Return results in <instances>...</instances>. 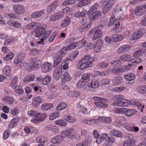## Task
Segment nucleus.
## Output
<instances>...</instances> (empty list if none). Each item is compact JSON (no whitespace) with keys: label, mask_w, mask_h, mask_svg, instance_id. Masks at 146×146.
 I'll return each mask as SVG.
<instances>
[{"label":"nucleus","mask_w":146,"mask_h":146,"mask_svg":"<svg viewBox=\"0 0 146 146\" xmlns=\"http://www.w3.org/2000/svg\"><path fill=\"white\" fill-rule=\"evenodd\" d=\"M29 115L31 116H34L33 118L31 120L32 122L35 123H38L43 121L46 116L45 113L40 114L35 111L30 110L28 112Z\"/></svg>","instance_id":"nucleus-1"},{"label":"nucleus","mask_w":146,"mask_h":146,"mask_svg":"<svg viewBox=\"0 0 146 146\" xmlns=\"http://www.w3.org/2000/svg\"><path fill=\"white\" fill-rule=\"evenodd\" d=\"M103 28L102 25H100L97 27L94 28L90 32L89 34L92 35L94 34L92 37V39L95 40L102 35V32L101 30Z\"/></svg>","instance_id":"nucleus-2"},{"label":"nucleus","mask_w":146,"mask_h":146,"mask_svg":"<svg viewBox=\"0 0 146 146\" xmlns=\"http://www.w3.org/2000/svg\"><path fill=\"white\" fill-rule=\"evenodd\" d=\"M25 56V54L22 52L17 54L14 60V63L16 66L21 68L24 65L23 60Z\"/></svg>","instance_id":"nucleus-3"},{"label":"nucleus","mask_w":146,"mask_h":146,"mask_svg":"<svg viewBox=\"0 0 146 146\" xmlns=\"http://www.w3.org/2000/svg\"><path fill=\"white\" fill-rule=\"evenodd\" d=\"M115 24V26L116 27L114 28V29L111 30L112 32H115V33H118L120 31V30H119V29H121V27H119V23L118 21V20L115 21V19L113 17V16L111 18L110 21L109 23L108 26H111Z\"/></svg>","instance_id":"nucleus-4"},{"label":"nucleus","mask_w":146,"mask_h":146,"mask_svg":"<svg viewBox=\"0 0 146 146\" xmlns=\"http://www.w3.org/2000/svg\"><path fill=\"white\" fill-rule=\"evenodd\" d=\"M40 27L38 28L36 30V36L37 37H40L44 35V37L46 36L47 32L48 31L50 32V34L51 33V31L48 30L46 31L45 29V27H46V25L44 26Z\"/></svg>","instance_id":"nucleus-5"},{"label":"nucleus","mask_w":146,"mask_h":146,"mask_svg":"<svg viewBox=\"0 0 146 146\" xmlns=\"http://www.w3.org/2000/svg\"><path fill=\"white\" fill-rule=\"evenodd\" d=\"M137 101L132 100L131 101L127 100H124L121 102H116L114 104H117V106H123V107L128 106L131 105H135L136 104Z\"/></svg>","instance_id":"nucleus-6"},{"label":"nucleus","mask_w":146,"mask_h":146,"mask_svg":"<svg viewBox=\"0 0 146 146\" xmlns=\"http://www.w3.org/2000/svg\"><path fill=\"white\" fill-rule=\"evenodd\" d=\"M77 46V44L76 42H74L71 44L66 47H63L62 50H59V53H62L61 54L62 56H64L66 51L69 50L74 48Z\"/></svg>","instance_id":"nucleus-7"},{"label":"nucleus","mask_w":146,"mask_h":146,"mask_svg":"<svg viewBox=\"0 0 146 146\" xmlns=\"http://www.w3.org/2000/svg\"><path fill=\"white\" fill-rule=\"evenodd\" d=\"M114 3V1L111 0L107 2L103 8L102 13L104 14L107 13L111 8Z\"/></svg>","instance_id":"nucleus-8"},{"label":"nucleus","mask_w":146,"mask_h":146,"mask_svg":"<svg viewBox=\"0 0 146 146\" xmlns=\"http://www.w3.org/2000/svg\"><path fill=\"white\" fill-rule=\"evenodd\" d=\"M62 74V67H57L54 70L53 73V78L56 80H58Z\"/></svg>","instance_id":"nucleus-9"},{"label":"nucleus","mask_w":146,"mask_h":146,"mask_svg":"<svg viewBox=\"0 0 146 146\" xmlns=\"http://www.w3.org/2000/svg\"><path fill=\"white\" fill-rule=\"evenodd\" d=\"M58 5V1H55L51 3L47 8V11L48 13L53 11Z\"/></svg>","instance_id":"nucleus-10"},{"label":"nucleus","mask_w":146,"mask_h":146,"mask_svg":"<svg viewBox=\"0 0 146 146\" xmlns=\"http://www.w3.org/2000/svg\"><path fill=\"white\" fill-rule=\"evenodd\" d=\"M64 13L62 12H59L52 16L50 19V21H55L59 20L63 17Z\"/></svg>","instance_id":"nucleus-11"},{"label":"nucleus","mask_w":146,"mask_h":146,"mask_svg":"<svg viewBox=\"0 0 146 146\" xmlns=\"http://www.w3.org/2000/svg\"><path fill=\"white\" fill-rule=\"evenodd\" d=\"M13 8L15 12L18 14H23L25 10L23 7L20 4H15L13 5Z\"/></svg>","instance_id":"nucleus-12"},{"label":"nucleus","mask_w":146,"mask_h":146,"mask_svg":"<svg viewBox=\"0 0 146 146\" xmlns=\"http://www.w3.org/2000/svg\"><path fill=\"white\" fill-rule=\"evenodd\" d=\"M42 102V98L39 96H36L33 99L32 104L35 108L38 107Z\"/></svg>","instance_id":"nucleus-13"},{"label":"nucleus","mask_w":146,"mask_h":146,"mask_svg":"<svg viewBox=\"0 0 146 146\" xmlns=\"http://www.w3.org/2000/svg\"><path fill=\"white\" fill-rule=\"evenodd\" d=\"M145 33V30L143 29H139L136 32H135L133 35V38L134 40L139 39Z\"/></svg>","instance_id":"nucleus-14"},{"label":"nucleus","mask_w":146,"mask_h":146,"mask_svg":"<svg viewBox=\"0 0 146 146\" xmlns=\"http://www.w3.org/2000/svg\"><path fill=\"white\" fill-rule=\"evenodd\" d=\"M51 69V64L48 62L44 63L41 67V70L42 72L44 73L48 72Z\"/></svg>","instance_id":"nucleus-15"},{"label":"nucleus","mask_w":146,"mask_h":146,"mask_svg":"<svg viewBox=\"0 0 146 146\" xmlns=\"http://www.w3.org/2000/svg\"><path fill=\"white\" fill-rule=\"evenodd\" d=\"M94 58H90V56L89 55H86L84 57L83 59H82L80 60V62H83L87 64H90L89 63L91 62L92 66V62L94 61Z\"/></svg>","instance_id":"nucleus-16"},{"label":"nucleus","mask_w":146,"mask_h":146,"mask_svg":"<svg viewBox=\"0 0 146 146\" xmlns=\"http://www.w3.org/2000/svg\"><path fill=\"white\" fill-rule=\"evenodd\" d=\"M145 13H146L145 12V9L143 8V6L142 7H136L135 9V14L136 15H142Z\"/></svg>","instance_id":"nucleus-17"},{"label":"nucleus","mask_w":146,"mask_h":146,"mask_svg":"<svg viewBox=\"0 0 146 146\" xmlns=\"http://www.w3.org/2000/svg\"><path fill=\"white\" fill-rule=\"evenodd\" d=\"M102 44V42L101 40H98L96 43L94 45V50L96 52H99L101 48V46Z\"/></svg>","instance_id":"nucleus-18"},{"label":"nucleus","mask_w":146,"mask_h":146,"mask_svg":"<svg viewBox=\"0 0 146 146\" xmlns=\"http://www.w3.org/2000/svg\"><path fill=\"white\" fill-rule=\"evenodd\" d=\"M132 64H129L128 65L122 66L117 69L119 72H123L129 70L131 68Z\"/></svg>","instance_id":"nucleus-19"},{"label":"nucleus","mask_w":146,"mask_h":146,"mask_svg":"<svg viewBox=\"0 0 146 146\" xmlns=\"http://www.w3.org/2000/svg\"><path fill=\"white\" fill-rule=\"evenodd\" d=\"M61 78L62 82H66L71 79V78L68 72L65 71L64 72Z\"/></svg>","instance_id":"nucleus-20"},{"label":"nucleus","mask_w":146,"mask_h":146,"mask_svg":"<svg viewBox=\"0 0 146 146\" xmlns=\"http://www.w3.org/2000/svg\"><path fill=\"white\" fill-rule=\"evenodd\" d=\"M130 49L129 45H123L121 46L117 50V51L118 53L120 54L121 53H125L128 51Z\"/></svg>","instance_id":"nucleus-21"},{"label":"nucleus","mask_w":146,"mask_h":146,"mask_svg":"<svg viewBox=\"0 0 146 146\" xmlns=\"http://www.w3.org/2000/svg\"><path fill=\"white\" fill-rule=\"evenodd\" d=\"M59 50L58 51L56 54V56H57V58L55 60L54 62L53 67H56L62 60V57L63 56H62L61 54L62 53H59Z\"/></svg>","instance_id":"nucleus-22"},{"label":"nucleus","mask_w":146,"mask_h":146,"mask_svg":"<svg viewBox=\"0 0 146 146\" xmlns=\"http://www.w3.org/2000/svg\"><path fill=\"white\" fill-rule=\"evenodd\" d=\"M32 62L33 63L31 66V69L32 70L34 69L38 70L41 65V61L40 60H37L35 61L33 60Z\"/></svg>","instance_id":"nucleus-23"},{"label":"nucleus","mask_w":146,"mask_h":146,"mask_svg":"<svg viewBox=\"0 0 146 146\" xmlns=\"http://www.w3.org/2000/svg\"><path fill=\"white\" fill-rule=\"evenodd\" d=\"M101 14V12L99 11H96L94 12H92L91 15L89 17L90 20L93 21L95 19L98 18Z\"/></svg>","instance_id":"nucleus-24"},{"label":"nucleus","mask_w":146,"mask_h":146,"mask_svg":"<svg viewBox=\"0 0 146 146\" xmlns=\"http://www.w3.org/2000/svg\"><path fill=\"white\" fill-rule=\"evenodd\" d=\"M123 38V36L121 35L114 34L111 36L112 41L117 42L120 41Z\"/></svg>","instance_id":"nucleus-25"},{"label":"nucleus","mask_w":146,"mask_h":146,"mask_svg":"<svg viewBox=\"0 0 146 146\" xmlns=\"http://www.w3.org/2000/svg\"><path fill=\"white\" fill-rule=\"evenodd\" d=\"M98 119L99 121L105 123H109L111 121V118L110 117H99Z\"/></svg>","instance_id":"nucleus-26"},{"label":"nucleus","mask_w":146,"mask_h":146,"mask_svg":"<svg viewBox=\"0 0 146 146\" xmlns=\"http://www.w3.org/2000/svg\"><path fill=\"white\" fill-rule=\"evenodd\" d=\"M44 13V10L38 11L33 13L31 15V17L34 19L39 18L42 16Z\"/></svg>","instance_id":"nucleus-27"},{"label":"nucleus","mask_w":146,"mask_h":146,"mask_svg":"<svg viewBox=\"0 0 146 146\" xmlns=\"http://www.w3.org/2000/svg\"><path fill=\"white\" fill-rule=\"evenodd\" d=\"M87 14V11L84 9L81 11H78L76 12L74 16L76 17H84Z\"/></svg>","instance_id":"nucleus-28"},{"label":"nucleus","mask_w":146,"mask_h":146,"mask_svg":"<svg viewBox=\"0 0 146 146\" xmlns=\"http://www.w3.org/2000/svg\"><path fill=\"white\" fill-rule=\"evenodd\" d=\"M90 64H87L85 62L84 63L83 62H80L79 61V64H80V65L77 66V68H79L80 70H82L86 68H88L92 66L91 62L89 63Z\"/></svg>","instance_id":"nucleus-29"},{"label":"nucleus","mask_w":146,"mask_h":146,"mask_svg":"<svg viewBox=\"0 0 146 146\" xmlns=\"http://www.w3.org/2000/svg\"><path fill=\"white\" fill-rule=\"evenodd\" d=\"M90 64H87L85 62L84 63L83 62H80L79 61V64H80V65L77 66V68H79L80 70H82L86 68H88L92 66L91 62L89 63Z\"/></svg>","instance_id":"nucleus-30"},{"label":"nucleus","mask_w":146,"mask_h":146,"mask_svg":"<svg viewBox=\"0 0 146 146\" xmlns=\"http://www.w3.org/2000/svg\"><path fill=\"white\" fill-rule=\"evenodd\" d=\"M54 107L53 104L51 103H44L41 106V109L43 111H46Z\"/></svg>","instance_id":"nucleus-31"},{"label":"nucleus","mask_w":146,"mask_h":146,"mask_svg":"<svg viewBox=\"0 0 146 146\" xmlns=\"http://www.w3.org/2000/svg\"><path fill=\"white\" fill-rule=\"evenodd\" d=\"M99 85L98 81L95 80H92L90 83L88 84V86L89 87H91L93 88H97Z\"/></svg>","instance_id":"nucleus-32"},{"label":"nucleus","mask_w":146,"mask_h":146,"mask_svg":"<svg viewBox=\"0 0 146 146\" xmlns=\"http://www.w3.org/2000/svg\"><path fill=\"white\" fill-rule=\"evenodd\" d=\"M19 119L18 117L14 118L10 121L9 125V128H13L15 127L18 124Z\"/></svg>","instance_id":"nucleus-33"},{"label":"nucleus","mask_w":146,"mask_h":146,"mask_svg":"<svg viewBox=\"0 0 146 146\" xmlns=\"http://www.w3.org/2000/svg\"><path fill=\"white\" fill-rule=\"evenodd\" d=\"M67 107V105L64 102H62L59 104L56 107V110L60 111L66 109Z\"/></svg>","instance_id":"nucleus-34"},{"label":"nucleus","mask_w":146,"mask_h":146,"mask_svg":"<svg viewBox=\"0 0 146 146\" xmlns=\"http://www.w3.org/2000/svg\"><path fill=\"white\" fill-rule=\"evenodd\" d=\"M78 1L79 2L77 5L78 7H81L87 5L91 2V0H78Z\"/></svg>","instance_id":"nucleus-35"},{"label":"nucleus","mask_w":146,"mask_h":146,"mask_svg":"<svg viewBox=\"0 0 146 146\" xmlns=\"http://www.w3.org/2000/svg\"><path fill=\"white\" fill-rule=\"evenodd\" d=\"M136 90L139 93L144 94L146 93V86H140L137 87Z\"/></svg>","instance_id":"nucleus-36"},{"label":"nucleus","mask_w":146,"mask_h":146,"mask_svg":"<svg viewBox=\"0 0 146 146\" xmlns=\"http://www.w3.org/2000/svg\"><path fill=\"white\" fill-rule=\"evenodd\" d=\"M136 113V111L134 109L127 110L125 112V115L127 117H130Z\"/></svg>","instance_id":"nucleus-37"},{"label":"nucleus","mask_w":146,"mask_h":146,"mask_svg":"<svg viewBox=\"0 0 146 146\" xmlns=\"http://www.w3.org/2000/svg\"><path fill=\"white\" fill-rule=\"evenodd\" d=\"M70 20L69 17H66L62 21L61 26L62 27H65L69 24Z\"/></svg>","instance_id":"nucleus-38"},{"label":"nucleus","mask_w":146,"mask_h":146,"mask_svg":"<svg viewBox=\"0 0 146 146\" xmlns=\"http://www.w3.org/2000/svg\"><path fill=\"white\" fill-rule=\"evenodd\" d=\"M74 131L73 129L71 128V129L65 130L62 132V134L65 137H68L69 136V137L71 138V135H70Z\"/></svg>","instance_id":"nucleus-39"},{"label":"nucleus","mask_w":146,"mask_h":146,"mask_svg":"<svg viewBox=\"0 0 146 146\" xmlns=\"http://www.w3.org/2000/svg\"><path fill=\"white\" fill-rule=\"evenodd\" d=\"M110 133L113 136L118 137H122V133L120 131L117 130H112L110 131Z\"/></svg>","instance_id":"nucleus-40"},{"label":"nucleus","mask_w":146,"mask_h":146,"mask_svg":"<svg viewBox=\"0 0 146 146\" xmlns=\"http://www.w3.org/2000/svg\"><path fill=\"white\" fill-rule=\"evenodd\" d=\"M135 75L133 73L129 74L124 76L125 79L127 81H132L135 78Z\"/></svg>","instance_id":"nucleus-41"},{"label":"nucleus","mask_w":146,"mask_h":146,"mask_svg":"<svg viewBox=\"0 0 146 146\" xmlns=\"http://www.w3.org/2000/svg\"><path fill=\"white\" fill-rule=\"evenodd\" d=\"M116 98L117 99L116 100H115L114 102H113L111 104V105L112 106H121V107H123V106H117V104H114L117 101H121V102L122 101H123L124 100H122V99L123 98V96L122 95H119L117 96H116Z\"/></svg>","instance_id":"nucleus-42"},{"label":"nucleus","mask_w":146,"mask_h":146,"mask_svg":"<svg viewBox=\"0 0 146 146\" xmlns=\"http://www.w3.org/2000/svg\"><path fill=\"white\" fill-rule=\"evenodd\" d=\"M134 127V124L130 122H127L124 125L125 128L129 131H133V127Z\"/></svg>","instance_id":"nucleus-43"},{"label":"nucleus","mask_w":146,"mask_h":146,"mask_svg":"<svg viewBox=\"0 0 146 146\" xmlns=\"http://www.w3.org/2000/svg\"><path fill=\"white\" fill-rule=\"evenodd\" d=\"M134 139H128L125 141L123 144L124 146H133L135 145Z\"/></svg>","instance_id":"nucleus-44"},{"label":"nucleus","mask_w":146,"mask_h":146,"mask_svg":"<svg viewBox=\"0 0 146 146\" xmlns=\"http://www.w3.org/2000/svg\"><path fill=\"white\" fill-rule=\"evenodd\" d=\"M35 78V76L33 75H29L26 77L24 79L23 82L27 83L29 82L33 81Z\"/></svg>","instance_id":"nucleus-45"},{"label":"nucleus","mask_w":146,"mask_h":146,"mask_svg":"<svg viewBox=\"0 0 146 146\" xmlns=\"http://www.w3.org/2000/svg\"><path fill=\"white\" fill-rule=\"evenodd\" d=\"M99 5L98 3H96L95 4L91 6L88 12V14L90 15V14H91L94 11L97 9L99 7Z\"/></svg>","instance_id":"nucleus-46"},{"label":"nucleus","mask_w":146,"mask_h":146,"mask_svg":"<svg viewBox=\"0 0 146 146\" xmlns=\"http://www.w3.org/2000/svg\"><path fill=\"white\" fill-rule=\"evenodd\" d=\"M90 73L85 74L83 75L81 77V79L87 83L90 80Z\"/></svg>","instance_id":"nucleus-47"},{"label":"nucleus","mask_w":146,"mask_h":146,"mask_svg":"<svg viewBox=\"0 0 146 146\" xmlns=\"http://www.w3.org/2000/svg\"><path fill=\"white\" fill-rule=\"evenodd\" d=\"M39 24L38 23H35L33 22L27 24L25 27L27 29H32L36 26H39Z\"/></svg>","instance_id":"nucleus-48"},{"label":"nucleus","mask_w":146,"mask_h":146,"mask_svg":"<svg viewBox=\"0 0 146 146\" xmlns=\"http://www.w3.org/2000/svg\"><path fill=\"white\" fill-rule=\"evenodd\" d=\"M104 102H94V104L97 107L99 108H105L108 107V105L107 104H104Z\"/></svg>","instance_id":"nucleus-49"},{"label":"nucleus","mask_w":146,"mask_h":146,"mask_svg":"<svg viewBox=\"0 0 146 146\" xmlns=\"http://www.w3.org/2000/svg\"><path fill=\"white\" fill-rule=\"evenodd\" d=\"M80 95L79 92L78 91H70L68 92V95L71 97H76Z\"/></svg>","instance_id":"nucleus-50"},{"label":"nucleus","mask_w":146,"mask_h":146,"mask_svg":"<svg viewBox=\"0 0 146 146\" xmlns=\"http://www.w3.org/2000/svg\"><path fill=\"white\" fill-rule=\"evenodd\" d=\"M91 138L89 136H86V139L82 143L84 146H88L91 142Z\"/></svg>","instance_id":"nucleus-51"},{"label":"nucleus","mask_w":146,"mask_h":146,"mask_svg":"<svg viewBox=\"0 0 146 146\" xmlns=\"http://www.w3.org/2000/svg\"><path fill=\"white\" fill-rule=\"evenodd\" d=\"M90 27V25L87 24L85 23L82 25L79 29L80 31L81 32H83L86 31L87 29Z\"/></svg>","instance_id":"nucleus-52"},{"label":"nucleus","mask_w":146,"mask_h":146,"mask_svg":"<svg viewBox=\"0 0 146 146\" xmlns=\"http://www.w3.org/2000/svg\"><path fill=\"white\" fill-rule=\"evenodd\" d=\"M51 81V78L50 76H46L43 79L42 83L44 85H47Z\"/></svg>","instance_id":"nucleus-53"},{"label":"nucleus","mask_w":146,"mask_h":146,"mask_svg":"<svg viewBox=\"0 0 146 146\" xmlns=\"http://www.w3.org/2000/svg\"><path fill=\"white\" fill-rule=\"evenodd\" d=\"M60 113L57 112H55L51 113L49 117L50 120H53L59 117Z\"/></svg>","instance_id":"nucleus-54"},{"label":"nucleus","mask_w":146,"mask_h":146,"mask_svg":"<svg viewBox=\"0 0 146 146\" xmlns=\"http://www.w3.org/2000/svg\"><path fill=\"white\" fill-rule=\"evenodd\" d=\"M121 60L125 61H129L131 60V57L130 55L124 54L121 56Z\"/></svg>","instance_id":"nucleus-55"},{"label":"nucleus","mask_w":146,"mask_h":146,"mask_svg":"<svg viewBox=\"0 0 146 146\" xmlns=\"http://www.w3.org/2000/svg\"><path fill=\"white\" fill-rule=\"evenodd\" d=\"M14 89L16 93L19 94H21L23 92V90L20 86H15Z\"/></svg>","instance_id":"nucleus-56"},{"label":"nucleus","mask_w":146,"mask_h":146,"mask_svg":"<svg viewBox=\"0 0 146 146\" xmlns=\"http://www.w3.org/2000/svg\"><path fill=\"white\" fill-rule=\"evenodd\" d=\"M56 123L57 125L64 126L66 125L67 122L65 120L60 119L56 121Z\"/></svg>","instance_id":"nucleus-57"},{"label":"nucleus","mask_w":146,"mask_h":146,"mask_svg":"<svg viewBox=\"0 0 146 146\" xmlns=\"http://www.w3.org/2000/svg\"><path fill=\"white\" fill-rule=\"evenodd\" d=\"M93 99L96 102H107L108 101L107 99L96 96L94 97Z\"/></svg>","instance_id":"nucleus-58"},{"label":"nucleus","mask_w":146,"mask_h":146,"mask_svg":"<svg viewBox=\"0 0 146 146\" xmlns=\"http://www.w3.org/2000/svg\"><path fill=\"white\" fill-rule=\"evenodd\" d=\"M17 78L16 76H15L12 80L10 86L12 88H13L14 86H17Z\"/></svg>","instance_id":"nucleus-59"},{"label":"nucleus","mask_w":146,"mask_h":146,"mask_svg":"<svg viewBox=\"0 0 146 146\" xmlns=\"http://www.w3.org/2000/svg\"><path fill=\"white\" fill-rule=\"evenodd\" d=\"M144 53L141 50H139L135 51L133 54V56L134 57H137L141 56Z\"/></svg>","instance_id":"nucleus-60"},{"label":"nucleus","mask_w":146,"mask_h":146,"mask_svg":"<svg viewBox=\"0 0 146 146\" xmlns=\"http://www.w3.org/2000/svg\"><path fill=\"white\" fill-rule=\"evenodd\" d=\"M87 84V83L81 79L78 82L77 86L79 88H83Z\"/></svg>","instance_id":"nucleus-61"},{"label":"nucleus","mask_w":146,"mask_h":146,"mask_svg":"<svg viewBox=\"0 0 146 146\" xmlns=\"http://www.w3.org/2000/svg\"><path fill=\"white\" fill-rule=\"evenodd\" d=\"M50 35V32L49 31H48L47 32V33L45 37H44L42 38H41L40 39V41H38L37 42H36V44H44V43L42 42H43L44 40H46V38L49 37Z\"/></svg>","instance_id":"nucleus-62"},{"label":"nucleus","mask_w":146,"mask_h":146,"mask_svg":"<svg viewBox=\"0 0 146 146\" xmlns=\"http://www.w3.org/2000/svg\"><path fill=\"white\" fill-rule=\"evenodd\" d=\"M87 41L84 39L80 41L78 43V47L79 48H81L84 46L87 43Z\"/></svg>","instance_id":"nucleus-63"},{"label":"nucleus","mask_w":146,"mask_h":146,"mask_svg":"<svg viewBox=\"0 0 146 146\" xmlns=\"http://www.w3.org/2000/svg\"><path fill=\"white\" fill-rule=\"evenodd\" d=\"M14 57V54L12 52L9 53L4 58V59L7 61H9L12 60Z\"/></svg>","instance_id":"nucleus-64"}]
</instances>
